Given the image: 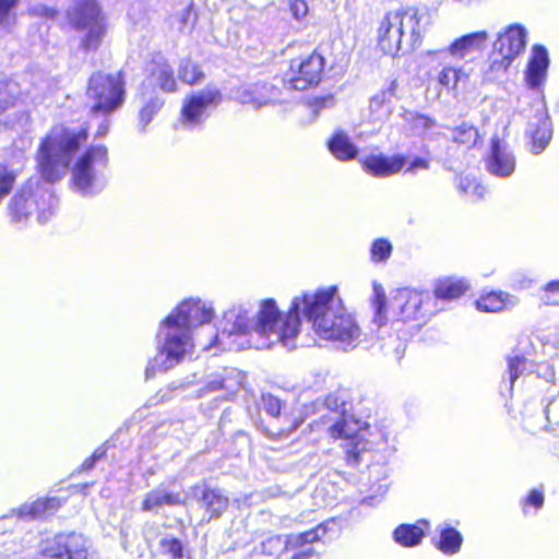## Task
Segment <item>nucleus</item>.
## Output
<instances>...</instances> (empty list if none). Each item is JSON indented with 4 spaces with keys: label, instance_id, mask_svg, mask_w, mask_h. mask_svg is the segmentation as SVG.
Listing matches in <instances>:
<instances>
[{
    "label": "nucleus",
    "instance_id": "1",
    "mask_svg": "<svg viewBox=\"0 0 559 559\" xmlns=\"http://www.w3.org/2000/svg\"><path fill=\"white\" fill-rule=\"evenodd\" d=\"M302 314L317 335L342 350L353 349L360 342L361 330L344 307L336 286L305 293Z\"/></svg>",
    "mask_w": 559,
    "mask_h": 559
},
{
    "label": "nucleus",
    "instance_id": "2",
    "mask_svg": "<svg viewBox=\"0 0 559 559\" xmlns=\"http://www.w3.org/2000/svg\"><path fill=\"white\" fill-rule=\"evenodd\" d=\"M304 294L293 299L288 311L283 314L274 299L260 301L253 317L254 348L267 349L281 344L287 349L296 348V338L300 329Z\"/></svg>",
    "mask_w": 559,
    "mask_h": 559
},
{
    "label": "nucleus",
    "instance_id": "3",
    "mask_svg": "<svg viewBox=\"0 0 559 559\" xmlns=\"http://www.w3.org/2000/svg\"><path fill=\"white\" fill-rule=\"evenodd\" d=\"M432 22L429 9L423 7L400 8L388 12L378 27V46L385 55L413 50L420 45Z\"/></svg>",
    "mask_w": 559,
    "mask_h": 559
},
{
    "label": "nucleus",
    "instance_id": "4",
    "mask_svg": "<svg viewBox=\"0 0 559 559\" xmlns=\"http://www.w3.org/2000/svg\"><path fill=\"white\" fill-rule=\"evenodd\" d=\"M87 138V127H53L43 139L37 151L36 159L43 178L50 183L63 178L73 156Z\"/></svg>",
    "mask_w": 559,
    "mask_h": 559
},
{
    "label": "nucleus",
    "instance_id": "5",
    "mask_svg": "<svg viewBox=\"0 0 559 559\" xmlns=\"http://www.w3.org/2000/svg\"><path fill=\"white\" fill-rule=\"evenodd\" d=\"M193 332L168 314L159 324L156 334L157 354L145 369V378L167 372L178 366L194 347Z\"/></svg>",
    "mask_w": 559,
    "mask_h": 559
},
{
    "label": "nucleus",
    "instance_id": "6",
    "mask_svg": "<svg viewBox=\"0 0 559 559\" xmlns=\"http://www.w3.org/2000/svg\"><path fill=\"white\" fill-rule=\"evenodd\" d=\"M323 414L320 419L326 426L329 436L334 440H343L348 465L360 462L365 450L361 436L362 423L347 413L346 402L337 394H329L321 403Z\"/></svg>",
    "mask_w": 559,
    "mask_h": 559
},
{
    "label": "nucleus",
    "instance_id": "7",
    "mask_svg": "<svg viewBox=\"0 0 559 559\" xmlns=\"http://www.w3.org/2000/svg\"><path fill=\"white\" fill-rule=\"evenodd\" d=\"M56 206L51 188L38 179H31L15 192L9 212L16 223H26L35 215L37 223L43 225L51 218Z\"/></svg>",
    "mask_w": 559,
    "mask_h": 559
},
{
    "label": "nucleus",
    "instance_id": "8",
    "mask_svg": "<svg viewBox=\"0 0 559 559\" xmlns=\"http://www.w3.org/2000/svg\"><path fill=\"white\" fill-rule=\"evenodd\" d=\"M252 325L253 317L250 308L246 305L233 306L225 311L214 343L205 346L204 349L209 350L215 345L222 350H241L254 347Z\"/></svg>",
    "mask_w": 559,
    "mask_h": 559
},
{
    "label": "nucleus",
    "instance_id": "9",
    "mask_svg": "<svg viewBox=\"0 0 559 559\" xmlns=\"http://www.w3.org/2000/svg\"><path fill=\"white\" fill-rule=\"evenodd\" d=\"M107 165V148L104 145L91 146L72 167L71 181L73 189L82 195L99 193L106 185L104 170Z\"/></svg>",
    "mask_w": 559,
    "mask_h": 559
},
{
    "label": "nucleus",
    "instance_id": "10",
    "mask_svg": "<svg viewBox=\"0 0 559 559\" xmlns=\"http://www.w3.org/2000/svg\"><path fill=\"white\" fill-rule=\"evenodd\" d=\"M372 308L374 311L372 324L377 326V341L381 350L400 360L405 352L407 332L402 331L401 326L393 324L389 318L383 314L385 308V294L381 285H373Z\"/></svg>",
    "mask_w": 559,
    "mask_h": 559
},
{
    "label": "nucleus",
    "instance_id": "11",
    "mask_svg": "<svg viewBox=\"0 0 559 559\" xmlns=\"http://www.w3.org/2000/svg\"><path fill=\"white\" fill-rule=\"evenodd\" d=\"M86 96L88 102H91V112L107 117L124 102V87L121 74L94 73L88 81Z\"/></svg>",
    "mask_w": 559,
    "mask_h": 559
},
{
    "label": "nucleus",
    "instance_id": "12",
    "mask_svg": "<svg viewBox=\"0 0 559 559\" xmlns=\"http://www.w3.org/2000/svg\"><path fill=\"white\" fill-rule=\"evenodd\" d=\"M221 103L222 93L215 86L187 95L180 112L181 126L188 130L199 129Z\"/></svg>",
    "mask_w": 559,
    "mask_h": 559
},
{
    "label": "nucleus",
    "instance_id": "13",
    "mask_svg": "<svg viewBox=\"0 0 559 559\" xmlns=\"http://www.w3.org/2000/svg\"><path fill=\"white\" fill-rule=\"evenodd\" d=\"M429 299L428 293L401 288L391 296L389 304L385 302L383 314L397 325L406 321L419 320L424 317L423 306Z\"/></svg>",
    "mask_w": 559,
    "mask_h": 559
},
{
    "label": "nucleus",
    "instance_id": "14",
    "mask_svg": "<svg viewBox=\"0 0 559 559\" xmlns=\"http://www.w3.org/2000/svg\"><path fill=\"white\" fill-rule=\"evenodd\" d=\"M526 29L520 24H513L500 33L493 43V56H499L500 60H492V69L497 71H507L512 61L524 50L526 46Z\"/></svg>",
    "mask_w": 559,
    "mask_h": 559
},
{
    "label": "nucleus",
    "instance_id": "15",
    "mask_svg": "<svg viewBox=\"0 0 559 559\" xmlns=\"http://www.w3.org/2000/svg\"><path fill=\"white\" fill-rule=\"evenodd\" d=\"M324 69V58L313 52L302 60H294L285 74L284 83L292 90L305 91L319 84Z\"/></svg>",
    "mask_w": 559,
    "mask_h": 559
},
{
    "label": "nucleus",
    "instance_id": "16",
    "mask_svg": "<svg viewBox=\"0 0 559 559\" xmlns=\"http://www.w3.org/2000/svg\"><path fill=\"white\" fill-rule=\"evenodd\" d=\"M329 523H321L314 528L300 534H292L287 536H271L261 543V552L269 557H278L289 548H298L307 543L320 540L328 532Z\"/></svg>",
    "mask_w": 559,
    "mask_h": 559
},
{
    "label": "nucleus",
    "instance_id": "17",
    "mask_svg": "<svg viewBox=\"0 0 559 559\" xmlns=\"http://www.w3.org/2000/svg\"><path fill=\"white\" fill-rule=\"evenodd\" d=\"M45 555L52 559H86L87 540L81 534H59L47 544Z\"/></svg>",
    "mask_w": 559,
    "mask_h": 559
},
{
    "label": "nucleus",
    "instance_id": "18",
    "mask_svg": "<svg viewBox=\"0 0 559 559\" xmlns=\"http://www.w3.org/2000/svg\"><path fill=\"white\" fill-rule=\"evenodd\" d=\"M169 314L175 316L177 321L193 332L198 326L211 322L214 317V310L205 301L190 298L182 301Z\"/></svg>",
    "mask_w": 559,
    "mask_h": 559
},
{
    "label": "nucleus",
    "instance_id": "19",
    "mask_svg": "<svg viewBox=\"0 0 559 559\" xmlns=\"http://www.w3.org/2000/svg\"><path fill=\"white\" fill-rule=\"evenodd\" d=\"M486 168L491 175L500 178L509 177L514 173L515 156L506 142L497 138L491 140Z\"/></svg>",
    "mask_w": 559,
    "mask_h": 559
},
{
    "label": "nucleus",
    "instance_id": "20",
    "mask_svg": "<svg viewBox=\"0 0 559 559\" xmlns=\"http://www.w3.org/2000/svg\"><path fill=\"white\" fill-rule=\"evenodd\" d=\"M68 19L75 29H83L105 22V16L96 0H80L68 10Z\"/></svg>",
    "mask_w": 559,
    "mask_h": 559
},
{
    "label": "nucleus",
    "instance_id": "21",
    "mask_svg": "<svg viewBox=\"0 0 559 559\" xmlns=\"http://www.w3.org/2000/svg\"><path fill=\"white\" fill-rule=\"evenodd\" d=\"M280 90L273 84L255 83L245 86L240 91L238 98L241 104L259 109L263 106L280 103Z\"/></svg>",
    "mask_w": 559,
    "mask_h": 559
},
{
    "label": "nucleus",
    "instance_id": "22",
    "mask_svg": "<svg viewBox=\"0 0 559 559\" xmlns=\"http://www.w3.org/2000/svg\"><path fill=\"white\" fill-rule=\"evenodd\" d=\"M241 374L235 369H224L223 373L212 374L209 377L206 384L199 392V396L203 397L207 394L223 391L225 400L234 396L241 386Z\"/></svg>",
    "mask_w": 559,
    "mask_h": 559
},
{
    "label": "nucleus",
    "instance_id": "23",
    "mask_svg": "<svg viewBox=\"0 0 559 559\" xmlns=\"http://www.w3.org/2000/svg\"><path fill=\"white\" fill-rule=\"evenodd\" d=\"M397 83L395 81L376 93L369 102V119L370 121L384 122L386 121L394 109V103L396 99Z\"/></svg>",
    "mask_w": 559,
    "mask_h": 559
},
{
    "label": "nucleus",
    "instance_id": "24",
    "mask_svg": "<svg viewBox=\"0 0 559 559\" xmlns=\"http://www.w3.org/2000/svg\"><path fill=\"white\" fill-rule=\"evenodd\" d=\"M406 158L402 155L385 156L382 154L367 156L362 168L374 177H389L397 174L405 166Z\"/></svg>",
    "mask_w": 559,
    "mask_h": 559
},
{
    "label": "nucleus",
    "instance_id": "25",
    "mask_svg": "<svg viewBox=\"0 0 559 559\" xmlns=\"http://www.w3.org/2000/svg\"><path fill=\"white\" fill-rule=\"evenodd\" d=\"M526 133L532 140V152L534 154L542 153L552 135L551 123L543 109H539L534 119L530 121Z\"/></svg>",
    "mask_w": 559,
    "mask_h": 559
},
{
    "label": "nucleus",
    "instance_id": "26",
    "mask_svg": "<svg viewBox=\"0 0 559 559\" xmlns=\"http://www.w3.org/2000/svg\"><path fill=\"white\" fill-rule=\"evenodd\" d=\"M548 66L547 50L543 46H534L525 72V80L531 88H536L544 82Z\"/></svg>",
    "mask_w": 559,
    "mask_h": 559
},
{
    "label": "nucleus",
    "instance_id": "27",
    "mask_svg": "<svg viewBox=\"0 0 559 559\" xmlns=\"http://www.w3.org/2000/svg\"><path fill=\"white\" fill-rule=\"evenodd\" d=\"M193 495L200 498L201 506L210 513V518H218L228 506V498L217 489H210L205 486H194Z\"/></svg>",
    "mask_w": 559,
    "mask_h": 559
},
{
    "label": "nucleus",
    "instance_id": "28",
    "mask_svg": "<svg viewBox=\"0 0 559 559\" xmlns=\"http://www.w3.org/2000/svg\"><path fill=\"white\" fill-rule=\"evenodd\" d=\"M436 533L432 543L438 550L448 556H453L460 551L463 536L457 530L443 523L437 526Z\"/></svg>",
    "mask_w": 559,
    "mask_h": 559
},
{
    "label": "nucleus",
    "instance_id": "29",
    "mask_svg": "<svg viewBox=\"0 0 559 559\" xmlns=\"http://www.w3.org/2000/svg\"><path fill=\"white\" fill-rule=\"evenodd\" d=\"M488 39V33L485 31L474 32L455 39L448 48V52L463 59L468 53L481 50Z\"/></svg>",
    "mask_w": 559,
    "mask_h": 559
},
{
    "label": "nucleus",
    "instance_id": "30",
    "mask_svg": "<svg viewBox=\"0 0 559 559\" xmlns=\"http://www.w3.org/2000/svg\"><path fill=\"white\" fill-rule=\"evenodd\" d=\"M328 148L340 162L354 160L359 152L349 135L342 129H337L333 132L328 141Z\"/></svg>",
    "mask_w": 559,
    "mask_h": 559
},
{
    "label": "nucleus",
    "instance_id": "31",
    "mask_svg": "<svg viewBox=\"0 0 559 559\" xmlns=\"http://www.w3.org/2000/svg\"><path fill=\"white\" fill-rule=\"evenodd\" d=\"M62 501L59 498H40L31 503H25L17 510L22 519H39L53 514L60 509Z\"/></svg>",
    "mask_w": 559,
    "mask_h": 559
},
{
    "label": "nucleus",
    "instance_id": "32",
    "mask_svg": "<svg viewBox=\"0 0 559 559\" xmlns=\"http://www.w3.org/2000/svg\"><path fill=\"white\" fill-rule=\"evenodd\" d=\"M185 504V498L179 492H168L163 488L154 489L145 495L142 503V510L145 512L157 511L158 509L168 506Z\"/></svg>",
    "mask_w": 559,
    "mask_h": 559
},
{
    "label": "nucleus",
    "instance_id": "33",
    "mask_svg": "<svg viewBox=\"0 0 559 559\" xmlns=\"http://www.w3.org/2000/svg\"><path fill=\"white\" fill-rule=\"evenodd\" d=\"M516 305L515 297L502 293L491 292L476 300V307L484 312H499Z\"/></svg>",
    "mask_w": 559,
    "mask_h": 559
},
{
    "label": "nucleus",
    "instance_id": "34",
    "mask_svg": "<svg viewBox=\"0 0 559 559\" xmlns=\"http://www.w3.org/2000/svg\"><path fill=\"white\" fill-rule=\"evenodd\" d=\"M151 80L166 93L175 92L177 87L171 66L163 60H156L151 69Z\"/></svg>",
    "mask_w": 559,
    "mask_h": 559
},
{
    "label": "nucleus",
    "instance_id": "35",
    "mask_svg": "<svg viewBox=\"0 0 559 559\" xmlns=\"http://www.w3.org/2000/svg\"><path fill=\"white\" fill-rule=\"evenodd\" d=\"M424 536V530L416 524H401L393 532L395 543L403 547H415L419 545Z\"/></svg>",
    "mask_w": 559,
    "mask_h": 559
},
{
    "label": "nucleus",
    "instance_id": "36",
    "mask_svg": "<svg viewBox=\"0 0 559 559\" xmlns=\"http://www.w3.org/2000/svg\"><path fill=\"white\" fill-rule=\"evenodd\" d=\"M82 31H84V34L81 37L80 47L85 52L96 51L106 36V22L85 27Z\"/></svg>",
    "mask_w": 559,
    "mask_h": 559
},
{
    "label": "nucleus",
    "instance_id": "37",
    "mask_svg": "<svg viewBox=\"0 0 559 559\" xmlns=\"http://www.w3.org/2000/svg\"><path fill=\"white\" fill-rule=\"evenodd\" d=\"M163 105L164 100L157 95H151L150 97L142 96V107L139 112V128L142 132L146 130V127L160 110Z\"/></svg>",
    "mask_w": 559,
    "mask_h": 559
},
{
    "label": "nucleus",
    "instance_id": "38",
    "mask_svg": "<svg viewBox=\"0 0 559 559\" xmlns=\"http://www.w3.org/2000/svg\"><path fill=\"white\" fill-rule=\"evenodd\" d=\"M22 91L14 80L0 81V112L14 107L20 100Z\"/></svg>",
    "mask_w": 559,
    "mask_h": 559
},
{
    "label": "nucleus",
    "instance_id": "39",
    "mask_svg": "<svg viewBox=\"0 0 559 559\" xmlns=\"http://www.w3.org/2000/svg\"><path fill=\"white\" fill-rule=\"evenodd\" d=\"M469 285L464 280H447L440 282L436 288V296L439 299L451 300L462 296Z\"/></svg>",
    "mask_w": 559,
    "mask_h": 559
},
{
    "label": "nucleus",
    "instance_id": "40",
    "mask_svg": "<svg viewBox=\"0 0 559 559\" xmlns=\"http://www.w3.org/2000/svg\"><path fill=\"white\" fill-rule=\"evenodd\" d=\"M19 2L20 0H0V33H9L15 25Z\"/></svg>",
    "mask_w": 559,
    "mask_h": 559
},
{
    "label": "nucleus",
    "instance_id": "41",
    "mask_svg": "<svg viewBox=\"0 0 559 559\" xmlns=\"http://www.w3.org/2000/svg\"><path fill=\"white\" fill-rule=\"evenodd\" d=\"M459 189L464 194L468 195L472 200H479L484 198L486 193L485 187H483L476 177L462 176L459 180Z\"/></svg>",
    "mask_w": 559,
    "mask_h": 559
},
{
    "label": "nucleus",
    "instance_id": "42",
    "mask_svg": "<svg viewBox=\"0 0 559 559\" xmlns=\"http://www.w3.org/2000/svg\"><path fill=\"white\" fill-rule=\"evenodd\" d=\"M179 78L182 82L192 85L199 83L204 78V74L198 64L193 63L189 59H186L180 63Z\"/></svg>",
    "mask_w": 559,
    "mask_h": 559
},
{
    "label": "nucleus",
    "instance_id": "43",
    "mask_svg": "<svg viewBox=\"0 0 559 559\" xmlns=\"http://www.w3.org/2000/svg\"><path fill=\"white\" fill-rule=\"evenodd\" d=\"M392 243L388 239H376L370 248V259L374 263L386 262L392 254Z\"/></svg>",
    "mask_w": 559,
    "mask_h": 559
},
{
    "label": "nucleus",
    "instance_id": "44",
    "mask_svg": "<svg viewBox=\"0 0 559 559\" xmlns=\"http://www.w3.org/2000/svg\"><path fill=\"white\" fill-rule=\"evenodd\" d=\"M403 117L416 133H424L435 127V120L425 115L406 111Z\"/></svg>",
    "mask_w": 559,
    "mask_h": 559
},
{
    "label": "nucleus",
    "instance_id": "45",
    "mask_svg": "<svg viewBox=\"0 0 559 559\" xmlns=\"http://www.w3.org/2000/svg\"><path fill=\"white\" fill-rule=\"evenodd\" d=\"M527 370V360L524 357L515 356L508 360V380L510 390H512L515 381L522 377Z\"/></svg>",
    "mask_w": 559,
    "mask_h": 559
},
{
    "label": "nucleus",
    "instance_id": "46",
    "mask_svg": "<svg viewBox=\"0 0 559 559\" xmlns=\"http://www.w3.org/2000/svg\"><path fill=\"white\" fill-rule=\"evenodd\" d=\"M478 139V131L475 127L463 123L453 131V140L467 146L474 145Z\"/></svg>",
    "mask_w": 559,
    "mask_h": 559
},
{
    "label": "nucleus",
    "instance_id": "47",
    "mask_svg": "<svg viewBox=\"0 0 559 559\" xmlns=\"http://www.w3.org/2000/svg\"><path fill=\"white\" fill-rule=\"evenodd\" d=\"M463 75L464 74L462 70H457L452 67H445L439 73L438 81L441 85L448 88H455Z\"/></svg>",
    "mask_w": 559,
    "mask_h": 559
},
{
    "label": "nucleus",
    "instance_id": "48",
    "mask_svg": "<svg viewBox=\"0 0 559 559\" xmlns=\"http://www.w3.org/2000/svg\"><path fill=\"white\" fill-rule=\"evenodd\" d=\"M544 506V492L540 489H533L528 492L523 501V511L525 514L528 513V508H534L535 512L542 509Z\"/></svg>",
    "mask_w": 559,
    "mask_h": 559
},
{
    "label": "nucleus",
    "instance_id": "49",
    "mask_svg": "<svg viewBox=\"0 0 559 559\" xmlns=\"http://www.w3.org/2000/svg\"><path fill=\"white\" fill-rule=\"evenodd\" d=\"M542 299L547 305H559V280L546 284Z\"/></svg>",
    "mask_w": 559,
    "mask_h": 559
},
{
    "label": "nucleus",
    "instance_id": "50",
    "mask_svg": "<svg viewBox=\"0 0 559 559\" xmlns=\"http://www.w3.org/2000/svg\"><path fill=\"white\" fill-rule=\"evenodd\" d=\"M544 415L548 427L559 426V396L545 406Z\"/></svg>",
    "mask_w": 559,
    "mask_h": 559
},
{
    "label": "nucleus",
    "instance_id": "51",
    "mask_svg": "<svg viewBox=\"0 0 559 559\" xmlns=\"http://www.w3.org/2000/svg\"><path fill=\"white\" fill-rule=\"evenodd\" d=\"M162 550L170 555L173 558L182 557V544L177 538H163L160 540Z\"/></svg>",
    "mask_w": 559,
    "mask_h": 559
},
{
    "label": "nucleus",
    "instance_id": "52",
    "mask_svg": "<svg viewBox=\"0 0 559 559\" xmlns=\"http://www.w3.org/2000/svg\"><path fill=\"white\" fill-rule=\"evenodd\" d=\"M262 408L272 417H277L281 413V401L271 395H262Z\"/></svg>",
    "mask_w": 559,
    "mask_h": 559
},
{
    "label": "nucleus",
    "instance_id": "53",
    "mask_svg": "<svg viewBox=\"0 0 559 559\" xmlns=\"http://www.w3.org/2000/svg\"><path fill=\"white\" fill-rule=\"evenodd\" d=\"M334 105L335 100L332 95L314 97L312 100H310V107L316 115H318L322 109L332 108Z\"/></svg>",
    "mask_w": 559,
    "mask_h": 559
},
{
    "label": "nucleus",
    "instance_id": "54",
    "mask_svg": "<svg viewBox=\"0 0 559 559\" xmlns=\"http://www.w3.org/2000/svg\"><path fill=\"white\" fill-rule=\"evenodd\" d=\"M388 490V484L385 483H379L376 488L373 489V495L367 496L361 500V504L366 506H374L377 502L383 498Z\"/></svg>",
    "mask_w": 559,
    "mask_h": 559
},
{
    "label": "nucleus",
    "instance_id": "55",
    "mask_svg": "<svg viewBox=\"0 0 559 559\" xmlns=\"http://www.w3.org/2000/svg\"><path fill=\"white\" fill-rule=\"evenodd\" d=\"M289 10L294 19L300 21L308 14V4L305 0H292L289 3Z\"/></svg>",
    "mask_w": 559,
    "mask_h": 559
},
{
    "label": "nucleus",
    "instance_id": "56",
    "mask_svg": "<svg viewBox=\"0 0 559 559\" xmlns=\"http://www.w3.org/2000/svg\"><path fill=\"white\" fill-rule=\"evenodd\" d=\"M311 544L312 543H307L304 546H299L298 548H289V550L295 551L290 559H311L316 555Z\"/></svg>",
    "mask_w": 559,
    "mask_h": 559
},
{
    "label": "nucleus",
    "instance_id": "57",
    "mask_svg": "<svg viewBox=\"0 0 559 559\" xmlns=\"http://www.w3.org/2000/svg\"><path fill=\"white\" fill-rule=\"evenodd\" d=\"M429 168V163L425 158L416 157L408 168L406 169V173L415 175L418 170H426Z\"/></svg>",
    "mask_w": 559,
    "mask_h": 559
},
{
    "label": "nucleus",
    "instance_id": "58",
    "mask_svg": "<svg viewBox=\"0 0 559 559\" xmlns=\"http://www.w3.org/2000/svg\"><path fill=\"white\" fill-rule=\"evenodd\" d=\"M105 454V451L102 450V449H97L95 450V452L92 454V456H90L88 459H86L82 465H81V469L82 471H90L94 467L95 463Z\"/></svg>",
    "mask_w": 559,
    "mask_h": 559
},
{
    "label": "nucleus",
    "instance_id": "59",
    "mask_svg": "<svg viewBox=\"0 0 559 559\" xmlns=\"http://www.w3.org/2000/svg\"><path fill=\"white\" fill-rule=\"evenodd\" d=\"M33 10H34L35 13L40 14V15H45L48 19H55L56 14H57L55 9H50V8H47V7H44V5L35 7Z\"/></svg>",
    "mask_w": 559,
    "mask_h": 559
},
{
    "label": "nucleus",
    "instance_id": "60",
    "mask_svg": "<svg viewBox=\"0 0 559 559\" xmlns=\"http://www.w3.org/2000/svg\"><path fill=\"white\" fill-rule=\"evenodd\" d=\"M109 130V120L108 119H104L100 124L98 126V129H97V132H96V136L98 138H103L107 134Z\"/></svg>",
    "mask_w": 559,
    "mask_h": 559
},
{
    "label": "nucleus",
    "instance_id": "61",
    "mask_svg": "<svg viewBox=\"0 0 559 559\" xmlns=\"http://www.w3.org/2000/svg\"><path fill=\"white\" fill-rule=\"evenodd\" d=\"M382 471H383V468H382L381 466H373V467L371 468L370 473H371V474H372V473H376V474H379V475H380V474H382ZM385 477H386V476H385V474L383 473V480L385 479Z\"/></svg>",
    "mask_w": 559,
    "mask_h": 559
},
{
    "label": "nucleus",
    "instance_id": "62",
    "mask_svg": "<svg viewBox=\"0 0 559 559\" xmlns=\"http://www.w3.org/2000/svg\"><path fill=\"white\" fill-rule=\"evenodd\" d=\"M296 428H297V424H295L289 430L278 431V435H281V436L283 435V436L287 437L292 432V430H295Z\"/></svg>",
    "mask_w": 559,
    "mask_h": 559
}]
</instances>
